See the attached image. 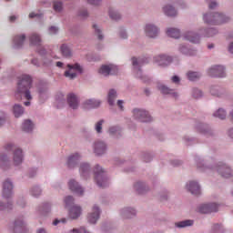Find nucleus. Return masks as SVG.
Returning a JSON list of instances; mask_svg holds the SVG:
<instances>
[{
  "label": "nucleus",
  "mask_w": 233,
  "mask_h": 233,
  "mask_svg": "<svg viewBox=\"0 0 233 233\" xmlns=\"http://www.w3.org/2000/svg\"><path fill=\"white\" fill-rule=\"evenodd\" d=\"M155 61H157L160 66H167V65L172 63V57L167 56L166 55H161L155 57Z\"/></svg>",
  "instance_id": "nucleus-15"
},
{
  "label": "nucleus",
  "mask_w": 233,
  "mask_h": 233,
  "mask_svg": "<svg viewBox=\"0 0 233 233\" xmlns=\"http://www.w3.org/2000/svg\"><path fill=\"white\" fill-rule=\"evenodd\" d=\"M185 38L190 43H199V35H196L194 32H187L185 35Z\"/></svg>",
  "instance_id": "nucleus-25"
},
{
  "label": "nucleus",
  "mask_w": 233,
  "mask_h": 233,
  "mask_svg": "<svg viewBox=\"0 0 233 233\" xmlns=\"http://www.w3.org/2000/svg\"><path fill=\"white\" fill-rule=\"evenodd\" d=\"M203 19L207 25H223V23H228L229 18L223 14L214 13L204 15Z\"/></svg>",
  "instance_id": "nucleus-2"
},
{
  "label": "nucleus",
  "mask_w": 233,
  "mask_h": 233,
  "mask_svg": "<svg viewBox=\"0 0 233 233\" xmlns=\"http://www.w3.org/2000/svg\"><path fill=\"white\" fill-rule=\"evenodd\" d=\"M187 188L195 196L201 194V188L199 187V184H198V182L190 181L188 184H187Z\"/></svg>",
  "instance_id": "nucleus-16"
},
{
  "label": "nucleus",
  "mask_w": 233,
  "mask_h": 233,
  "mask_svg": "<svg viewBox=\"0 0 233 233\" xmlns=\"http://www.w3.org/2000/svg\"><path fill=\"white\" fill-rule=\"evenodd\" d=\"M216 170L222 176V177L228 178L232 176V170H230V167H227L225 164L218 165L216 167Z\"/></svg>",
  "instance_id": "nucleus-10"
},
{
  "label": "nucleus",
  "mask_w": 233,
  "mask_h": 233,
  "mask_svg": "<svg viewBox=\"0 0 233 233\" xmlns=\"http://www.w3.org/2000/svg\"><path fill=\"white\" fill-rule=\"evenodd\" d=\"M32 65H35V66H40L39 61L37 59H33L31 61Z\"/></svg>",
  "instance_id": "nucleus-59"
},
{
  "label": "nucleus",
  "mask_w": 233,
  "mask_h": 233,
  "mask_svg": "<svg viewBox=\"0 0 233 233\" xmlns=\"http://www.w3.org/2000/svg\"><path fill=\"white\" fill-rule=\"evenodd\" d=\"M164 14H166V15H168L169 17H174L175 15H177V12L174 7H172V5H166L164 7Z\"/></svg>",
  "instance_id": "nucleus-27"
},
{
  "label": "nucleus",
  "mask_w": 233,
  "mask_h": 233,
  "mask_svg": "<svg viewBox=\"0 0 233 233\" xmlns=\"http://www.w3.org/2000/svg\"><path fill=\"white\" fill-rule=\"evenodd\" d=\"M214 116L218 117V119H225L227 117V113L223 109H218L214 113Z\"/></svg>",
  "instance_id": "nucleus-37"
},
{
  "label": "nucleus",
  "mask_w": 233,
  "mask_h": 233,
  "mask_svg": "<svg viewBox=\"0 0 233 233\" xmlns=\"http://www.w3.org/2000/svg\"><path fill=\"white\" fill-rule=\"evenodd\" d=\"M68 187L72 192H75V194H78V196H83V193L85 190H83V187L79 186V184L76 180H70L68 183Z\"/></svg>",
  "instance_id": "nucleus-14"
},
{
  "label": "nucleus",
  "mask_w": 233,
  "mask_h": 233,
  "mask_svg": "<svg viewBox=\"0 0 233 233\" xmlns=\"http://www.w3.org/2000/svg\"><path fill=\"white\" fill-rule=\"evenodd\" d=\"M6 163V156L0 154V167H3Z\"/></svg>",
  "instance_id": "nucleus-47"
},
{
  "label": "nucleus",
  "mask_w": 233,
  "mask_h": 233,
  "mask_svg": "<svg viewBox=\"0 0 233 233\" xmlns=\"http://www.w3.org/2000/svg\"><path fill=\"white\" fill-rule=\"evenodd\" d=\"M116 132L119 134V127H112L109 128L110 134H116Z\"/></svg>",
  "instance_id": "nucleus-49"
},
{
  "label": "nucleus",
  "mask_w": 233,
  "mask_h": 233,
  "mask_svg": "<svg viewBox=\"0 0 233 233\" xmlns=\"http://www.w3.org/2000/svg\"><path fill=\"white\" fill-rule=\"evenodd\" d=\"M61 221H62V223H66V219H62V220H59V219H56L54 222H53V225H59V223H61Z\"/></svg>",
  "instance_id": "nucleus-55"
},
{
  "label": "nucleus",
  "mask_w": 233,
  "mask_h": 233,
  "mask_svg": "<svg viewBox=\"0 0 233 233\" xmlns=\"http://www.w3.org/2000/svg\"><path fill=\"white\" fill-rule=\"evenodd\" d=\"M50 63H52V60L44 58V66H48V65H50Z\"/></svg>",
  "instance_id": "nucleus-57"
},
{
  "label": "nucleus",
  "mask_w": 233,
  "mask_h": 233,
  "mask_svg": "<svg viewBox=\"0 0 233 233\" xmlns=\"http://www.w3.org/2000/svg\"><path fill=\"white\" fill-rule=\"evenodd\" d=\"M2 125H5V114L0 113V127H2Z\"/></svg>",
  "instance_id": "nucleus-54"
},
{
  "label": "nucleus",
  "mask_w": 233,
  "mask_h": 233,
  "mask_svg": "<svg viewBox=\"0 0 233 233\" xmlns=\"http://www.w3.org/2000/svg\"><path fill=\"white\" fill-rule=\"evenodd\" d=\"M187 76L189 81H197V79H199V77H201V75L198 72H188Z\"/></svg>",
  "instance_id": "nucleus-36"
},
{
  "label": "nucleus",
  "mask_w": 233,
  "mask_h": 233,
  "mask_svg": "<svg viewBox=\"0 0 233 233\" xmlns=\"http://www.w3.org/2000/svg\"><path fill=\"white\" fill-rule=\"evenodd\" d=\"M29 41L31 45H35V46L41 45V36H39V35L37 34H33L31 35Z\"/></svg>",
  "instance_id": "nucleus-31"
},
{
  "label": "nucleus",
  "mask_w": 233,
  "mask_h": 233,
  "mask_svg": "<svg viewBox=\"0 0 233 233\" xmlns=\"http://www.w3.org/2000/svg\"><path fill=\"white\" fill-rule=\"evenodd\" d=\"M145 63H147V60L143 58H132V65L133 66H135V70H137L138 66H141V65H145Z\"/></svg>",
  "instance_id": "nucleus-30"
},
{
  "label": "nucleus",
  "mask_w": 233,
  "mask_h": 233,
  "mask_svg": "<svg viewBox=\"0 0 233 233\" xmlns=\"http://www.w3.org/2000/svg\"><path fill=\"white\" fill-rule=\"evenodd\" d=\"M210 77H225V67L223 66H215L208 71Z\"/></svg>",
  "instance_id": "nucleus-7"
},
{
  "label": "nucleus",
  "mask_w": 233,
  "mask_h": 233,
  "mask_svg": "<svg viewBox=\"0 0 233 233\" xmlns=\"http://www.w3.org/2000/svg\"><path fill=\"white\" fill-rule=\"evenodd\" d=\"M157 88H158V90H160L161 94H166V95L169 94V95L173 96V97H177V93H176V91L167 87L166 86H164L162 84H158Z\"/></svg>",
  "instance_id": "nucleus-21"
},
{
  "label": "nucleus",
  "mask_w": 233,
  "mask_h": 233,
  "mask_svg": "<svg viewBox=\"0 0 233 233\" xmlns=\"http://www.w3.org/2000/svg\"><path fill=\"white\" fill-rule=\"evenodd\" d=\"M101 105V101L89 99L84 103V108H97Z\"/></svg>",
  "instance_id": "nucleus-23"
},
{
  "label": "nucleus",
  "mask_w": 233,
  "mask_h": 233,
  "mask_svg": "<svg viewBox=\"0 0 233 233\" xmlns=\"http://www.w3.org/2000/svg\"><path fill=\"white\" fill-rule=\"evenodd\" d=\"M117 97V92L116 90L111 89L108 93V103L109 105H114L115 99Z\"/></svg>",
  "instance_id": "nucleus-35"
},
{
  "label": "nucleus",
  "mask_w": 233,
  "mask_h": 233,
  "mask_svg": "<svg viewBox=\"0 0 233 233\" xmlns=\"http://www.w3.org/2000/svg\"><path fill=\"white\" fill-rule=\"evenodd\" d=\"M167 35L169 37H173L174 39H178V37L181 35V33L177 28H168L167 30Z\"/></svg>",
  "instance_id": "nucleus-26"
},
{
  "label": "nucleus",
  "mask_w": 233,
  "mask_h": 233,
  "mask_svg": "<svg viewBox=\"0 0 233 233\" xmlns=\"http://www.w3.org/2000/svg\"><path fill=\"white\" fill-rule=\"evenodd\" d=\"M103 120H100L99 122L96 123V130L98 134H101V130L103 129Z\"/></svg>",
  "instance_id": "nucleus-44"
},
{
  "label": "nucleus",
  "mask_w": 233,
  "mask_h": 233,
  "mask_svg": "<svg viewBox=\"0 0 233 233\" xmlns=\"http://www.w3.org/2000/svg\"><path fill=\"white\" fill-rule=\"evenodd\" d=\"M106 151V145L104 144V142L99 141L95 144V154H96V156H102Z\"/></svg>",
  "instance_id": "nucleus-19"
},
{
  "label": "nucleus",
  "mask_w": 233,
  "mask_h": 233,
  "mask_svg": "<svg viewBox=\"0 0 233 233\" xmlns=\"http://www.w3.org/2000/svg\"><path fill=\"white\" fill-rule=\"evenodd\" d=\"M31 194H32V196H34L35 198H37V196H41V189L39 188V187H35L31 190Z\"/></svg>",
  "instance_id": "nucleus-42"
},
{
  "label": "nucleus",
  "mask_w": 233,
  "mask_h": 233,
  "mask_svg": "<svg viewBox=\"0 0 233 233\" xmlns=\"http://www.w3.org/2000/svg\"><path fill=\"white\" fill-rule=\"evenodd\" d=\"M5 149L14 151L13 159L15 166L23 163V150L21 148H18L13 144H7Z\"/></svg>",
  "instance_id": "nucleus-4"
},
{
  "label": "nucleus",
  "mask_w": 233,
  "mask_h": 233,
  "mask_svg": "<svg viewBox=\"0 0 233 233\" xmlns=\"http://www.w3.org/2000/svg\"><path fill=\"white\" fill-rule=\"evenodd\" d=\"M30 86H32V77L28 75H22L19 77L17 89L15 92L16 99H21L25 96L27 101L32 99V95H30Z\"/></svg>",
  "instance_id": "nucleus-1"
},
{
  "label": "nucleus",
  "mask_w": 233,
  "mask_h": 233,
  "mask_svg": "<svg viewBox=\"0 0 233 233\" xmlns=\"http://www.w3.org/2000/svg\"><path fill=\"white\" fill-rule=\"evenodd\" d=\"M79 154L76 153L68 157L67 166L69 168H74L76 165H77V161H79Z\"/></svg>",
  "instance_id": "nucleus-22"
},
{
  "label": "nucleus",
  "mask_w": 233,
  "mask_h": 233,
  "mask_svg": "<svg viewBox=\"0 0 233 233\" xmlns=\"http://www.w3.org/2000/svg\"><path fill=\"white\" fill-rule=\"evenodd\" d=\"M13 188H14V186L12 185V182H10V180H5L4 182V189H3L4 198H10V196H12Z\"/></svg>",
  "instance_id": "nucleus-18"
},
{
  "label": "nucleus",
  "mask_w": 233,
  "mask_h": 233,
  "mask_svg": "<svg viewBox=\"0 0 233 233\" xmlns=\"http://www.w3.org/2000/svg\"><path fill=\"white\" fill-rule=\"evenodd\" d=\"M219 206L218 204H203L198 208L200 214H210L212 212H218Z\"/></svg>",
  "instance_id": "nucleus-8"
},
{
  "label": "nucleus",
  "mask_w": 233,
  "mask_h": 233,
  "mask_svg": "<svg viewBox=\"0 0 233 233\" xmlns=\"http://www.w3.org/2000/svg\"><path fill=\"white\" fill-rule=\"evenodd\" d=\"M172 82H173V83H179V76H174L172 77Z\"/></svg>",
  "instance_id": "nucleus-60"
},
{
  "label": "nucleus",
  "mask_w": 233,
  "mask_h": 233,
  "mask_svg": "<svg viewBox=\"0 0 233 233\" xmlns=\"http://www.w3.org/2000/svg\"><path fill=\"white\" fill-rule=\"evenodd\" d=\"M81 216V207L73 206L69 210V217L72 219H77Z\"/></svg>",
  "instance_id": "nucleus-20"
},
{
  "label": "nucleus",
  "mask_w": 233,
  "mask_h": 233,
  "mask_svg": "<svg viewBox=\"0 0 233 233\" xmlns=\"http://www.w3.org/2000/svg\"><path fill=\"white\" fill-rule=\"evenodd\" d=\"M120 37H122V39H127V32L123 31L120 33Z\"/></svg>",
  "instance_id": "nucleus-62"
},
{
  "label": "nucleus",
  "mask_w": 233,
  "mask_h": 233,
  "mask_svg": "<svg viewBox=\"0 0 233 233\" xmlns=\"http://www.w3.org/2000/svg\"><path fill=\"white\" fill-rule=\"evenodd\" d=\"M94 174L96 185L101 188H105V187L108 185V179H106V176L105 175L103 168H101L99 166H96Z\"/></svg>",
  "instance_id": "nucleus-3"
},
{
  "label": "nucleus",
  "mask_w": 233,
  "mask_h": 233,
  "mask_svg": "<svg viewBox=\"0 0 233 233\" xmlns=\"http://www.w3.org/2000/svg\"><path fill=\"white\" fill-rule=\"evenodd\" d=\"M13 112H14L15 117H21V116H23V114L25 113V109L23 108V106L19 105H15Z\"/></svg>",
  "instance_id": "nucleus-29"
},
{
  "label": "nucleus",
  "mask_w": 233,
  "mask_h": 233,
  "mask_svg": "<svg viewBox=\"0 0 233 233\" xmlns=\"http://www.w3.org/2000/svg\"><path fill=\"white\" fill-rule=\"evenodd\" d=\"M215 34H218V30L211 28L208 30V33L207 35L208 37H212V35H215Z\"/></svg>",
  "instance_id": "nucleus-48"
},
{
  "label": "nucleus",
  "mask_w": 233,
  "mask_h": 233,
  "mask_svg": "<svg viewBox=\"0 0 233 233\" xmlns=\"http://www.w3.org/2000/svg\"><path fill=\"white\" fill-rule=\"evenodd\" d=\"M109 16L114 21H118V19H121V15H119V13H117L116 11H114L112 9L109 10Z\"/></svg>",
  "instance_id": "nucleus-39"
},
{
  "label": "nucleus",
  "mask_w": 233,
  "mask_h": 233,
  "mask_svg": "<svg viewBox=\"0 0 233 233\" xmlns=\"http://www.w3.org/2000/svg\"><path fill=\"white\" fill-rule=\"evenodd\" d=\"M61 52L64 57H70L72 56V51L70 50V47L67 46L66 45L61 46Z\"/></svg>",
  "instance_id": "nucleus-32"
},
{
  "label": "nucleus",
  "mask_w": 233,
  "mask_h": 233,
  "mask_svg": "<svg viewBox=\"0 0 233 233\" xmlns=\"http://www.w3.org/2000/svg\"><path fill=\"white\" fill-rule=\"evenodd\" d=\"M101 214V211L99 210V208L95 206L93 208V212L88 215V221L92 225L97 223V219H99V215Z\"/></svg>",
  "instance_id": "nucleus-12"
},
{
  "label": "nucleus",
  "mask_w": 233,
  "mask_h": 233,
  "mask_svg": "<svg viewBox=\"0 0 233 233\" xmlns=\"http://www.w3.org/2000/svg\"><path fill=\"white\" fill-rule=\"evenodd\" d=\"M5 208H11L9 205L5 206L3 202L0 203V210H5Z\"/></svg>",
  "instance_id": "nucleus-58"
},
{
  "label": "nucleus",
  "mask_w": 233,
  "mask_h": 233,
  "mask_svg": "<svg viewBox=\"0 0 233 233\" xmlns=\"http://www.w3.org/2000/svg\"><path fill=\"white\" fill-rule=\"evenodd\" d=\"M219 91V87L218 86H214L210 89V93L212 96H217L218 97H219V94L217 93Z\"/></svg>",
  "instance_id": "nucleus-46"
},
{
  "label": "nucleus",
  "mask_w": 233,
  "mask_h": 233,
  "mask_svg": "<svg viewBox=\"0 0 233 233\" xmlns=\"http://www.w3.org/2000/svg\"><path fill=\"white\" fill-rule=\"evenodd\" d=\"M24 132H32L34 129V124L30 120H25L22 125Z\"/></svg>",
  "instance_id": "nucleus-28"
},
{
  "label": "nucleus",
  "mask_w": 233,
  "mask_h": 233,
  "mask_svg": "<svg viewBox=\"0 0 233 233\" xmlns=\"http://www.w3.org/2000/svg\"><path fill=\"white\" fill-rule=\"evenodd\" d=\"M228 50L231 54H233V43L230 44Z\"/></svg>",
  "instance_id": "nucleus-64"
},
{
  "label": "nucleus",
  "mask_w": 233,
  "mask_h": 233,
  "mask_svg": "<svg viewBox=\"0 0 233 233\" xmlns=\"http://www.w3.org/2000/svg\"><path fill=\"white\" fill-rule=\"evenodd\" d=\"M133 116L135 119H137L138 121H141L142 123H148L152 121V116H150V114L145 110L141 109H134L133 110Z\"/></svg>",
  "instance_id": "nucleus-6"
},
{
  "label": "nucleus",
  "mask_w": 233,
  "mask_h": 233,
  "mask_svg": "<svg viewBox=\"0 0 233 233\" xmlns=\"http://www.w3.org/2000/svg\"><path fill=\"white\" fill-rule=\"evenodd\" d=\"M67 103L70 108H73L74 110L79 106V99H77V96L72 93L67 95Z\"/></svg>",
  "instance_id": "nucleus-17"
},
{
  "label": "nucleus",
  "mask_w": 233,
  "mask_h": 233,
  "mask_svg": "<svg viewBox=\"0 0 233 233\" xmlns=\"http://www.w3.org/2000/svg\"><path fill=\"white\" fill-rule=\"evenodd\" d=\"M30 19H34V17H41V15L35 14V13H31L29 14Z\"/></svg>",
  "instance_id": "nucleus-56"
},
{
  "label": "nucleus",
  "mask_w": 233,
  "mask_h": 233,
  "mask_svg": "<svg viewBox=\"0 0 233 233\" xmlns=\"http://www.w3.org/2000/svg\"><path fill=\"white\" fill-rule=\"evenodd\" d=\"M87 2L89 3V5H97L101 3V0H87Z\"/></svg>",
  "instance_id": "nucleus-53"
},
{
  "label": "nucleus",
  "mask_w": 233,
  "mask_h": 233,
  "mask_svg": "<svg viewBox=\"0 0 233 233\" xmlns=\"http://www.w3.org/2000/svg\"><path fill=\"white\" fill-rule=\"evenodd\" d=\"M13 232L15 233H26V226L22 219H17L15 221Z\"/></svg>",
  "instance_id": "nucleus-11"
},
{
  "label": "nucleus",
  "mask_w": 233,
  "mask_h": 233,
  "mask_svg": "<svg viewBox=\"0 0 233 233\" xmlns=\"http://www.w3.org/2000/svg\"><path fill=\"white\" fill-rule=\"evenodd\" d=\"M90 170V165L86 163H82L80 165V174L81 176L85 177L88 174V171Z\"/></svg>",
  "instance_id": "nucleus-33"
},
{
  "label": "nucleus",
  "mask_w": 233,
  "mask_h": 233,
  "mask_svg": "<svg viewBox=\"0 0 233 233\" xmlns=\"http://www.w3.org/2000/svg\"><path fill=\"white\" fill-rule=\"evenodd\" d=\"M99 74L101 76H116L117 74V66L110 65V66H102L99 69Z\"/></svg>",
  "instance_id": "nucleus-9"
},
{
  "label": "nucleus",
  "mask_w": 233,
  "mask_h": 233,
  "mask_svg": "<svg viewBox=\"0 0 233 233\" xmlns=\"http://www.w3.org/2000/svg\"><path fill=\"white\" fill-rule=\"evenodd\" d=\"M58 28L57 27H56V26H51L50 28H49V34H57V32H58Z\"/></svg>",
  "instance_id": "nucleus-51"
},
{
  "label": "nucleus",
  "mask_w": 233,
  "mask_h": 233,
  "mask_svg": "<svg viewBox=\"0 0 233 233\" xmlns=\"http://www.w3.org/2000/svg\"><path fill=\"white\" fill-rule=\"evenodd\" d=\"M217 6H218V3L214 2V1L210 2L208 5L209 10H214V8H216Z\"/></svg>",
  "instance_id": "nucleus-52"
},
{
  "label": "nucleus",
  "mask_w": 233,
  "mask_h": 233,
  "mask_svg": "<svg viewBox=\"0 0 233 233\" xmlns=\"http://www.w3.org/2000/svg\"><path fill=\"white\" fill-rule=\"evenodd\" d=\"M15 19H16L15 15H12V16L9 17V21L11 23H14V21H15Z\"/></svg>",
  "instance_id": "nucleus-63"
},
{
  "label": "nucleus",
  "mask_w": 233,
  "mask_h": 233,
  "mask_svg": "<svg viewBox=\"0 0 233 233\" xmlns=\"http://www.w3.org/2000/svg\"><path fill=\"white\" fill-rule=\"evenodd\" d=\"M67 68H69V70L65 72V76H66V77H68L69 79L76 78L77 76V72L79 74L83 73V67H81V66H79V64H75V65L68 64Z\"/></svg>",
  "instance_id": "nucleus-5"
},
{
  "label": "nucleus",
  "mask_w": 233,
  "mask_h": 233,
  "mask_svg": "<svg viewBox=\"0 0 233 233\" xmlns=\"http://www.w3.org/2000/svg\"><path fill=\"white\" fill-rule=\"evenodd\" d=\"M135 188L138 192V194H143L145 184H143V182H137V184H135Z\"/></svg>",
  "instance_id": "nucleus-40"
},
{
  "label": "nucleus",
  "mask_w": 233,
  "mask_h": 233,
  "mask_svg": "<svg viewBox=\"0 0 233 233\" xmlns=\"http://www.w3.org/2000/svg\"><path fill=\"white\" fill-rule=\"evenodd\" d=\"M145 32L147 37H157V34H159L157 27L150 24L146 25Z\"/></svg>",
  "instance_id": "nucleus-13"
},
{
  "label": "nucleus",
  "mask_w": 233,
  "mask_h": 233,
  "mask_svg": "<svg viewBox=\"0 0 233 233\" xmlns=\"http://www.w3.org/2000/svg\"><path fill=\"white\" fill-rule=\"evenodd\" d=\"M54 10L55 12H61L63 10V4L61 2H54Z\"/></svg>",
  "instance_id": "nucleus-41"
},
{
  "label": "nucleus",
  "mask_w": 233,
  "mask_h": 233,
  "mask_svg": "<svg viewBox=\"0 0 233 233\" xmlns=\"http://www.w3.org/2000/svg\"><path fill=\"white\" fill-rule=\"evenodd\" d=\"M25 39H26V36L25 35L15 36L14 44L15 48H21V46H23V44L25 43Z\"/></svg>",
  "instance_id": "nucleus-24"
},
{
  "label": "nucleus",
  "mask_w": 233,
  "mask_h": 233,
  "mask_svg": "<svg viewBox=\"0 0 233 233\" xmlns=\"http://www.w3.org/2000/svg\"><path fill=\"white\" fill-rule=\"evenodd\" d=\"M66 207H70L74 203V198L71 196H68L65 199Z\"/></svg>",
  "instance_id": "nucleus-43"
},
{
  "label": "nucleus",
  "mask_w": 233,
  "mask_h": 233,
  "mask_svg": "<svg viewBox=\"0 0 233 233\" xmlns=\"http://www.w3.org/2000/svg\"><path fill=\"white\" fill-rule=\"evenodd\" d=\"M194 97H201L203 96V93L199 89H196L193 94Z\"/></svg>",
  "instance_id": "nucleus-50"
},
{
  "label": "nucleus",
  "mask_w": 233,
  "mask_h": 233,
  "mask_svg": "<svg viewBox=\"0 0 233 233\" xmlns=\"http://www.w3.org/2000/svg\"><path fill=\"white\" fill-rule=\"evenodd\" d=\"M96 34L98 35V39H103V35H101V29L97 25H93Z\"/></svg>",
  "instance_id": "nucleus-45"
},
{
  "label": "nucleus",
  "mask_w": 233,
  "mask_h": 233,
  "mask_svg": "<svg viewBox=\"0 0 233 233\" xmlns=\"http://www.w3.org/2000/svg\"><path fill=\"white\" fill-rule=\"evenodd\" d=\"M117 106H119L120 110H123V100H118Z\"/></svg>",
  "instance_id": "nucleus-61"
},
{
  "label": "nucleus",
  "mask_w": 233,
  "mask_h": 233,
  "mask_svg": "<svg viewBox=\"0 0 233 233\" xmlns=\"http://www.w3.org/2000/svg\"><path fill=\"white\" fill-rule=\"evenodd\" d=\"M180 52H182V54H185L186 56H196V51L192 49H188L185 46H182L180 48Z\"/></svg>",
  "instance_id": "nucleus-38"
},
{
  "label": "nucleus",
  "mask_w": 233,
  "mask_h": 233,
  "mask_svg": "<svg viewBox=\"0 0 233 233\" xmlns=\"http://www.w3.org/2000/svg\"><path fill=\"white\" fill-rule=\"evenodd\" d=\"M193 224H194V221L192 220H184V221L176 223V227H177L178 228H185V227H191V225Z\"/></svg>",
  "instance_id": "nucleus-34"
}]
</instances>
